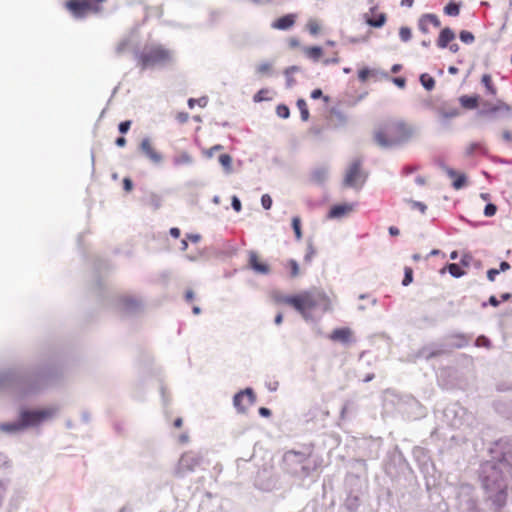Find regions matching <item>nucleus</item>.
<instances>
[{"label": "nucleus", "mask_w": 512, "mask_h": 512, "mask_svg": "<svg viewBox=\"0 0 512 512\" xmlns=\"http://www.w3.org/2000/svg\"><path fill=\"white\" fill-rule=\"evenodd\" d=\"M458 114V110L454 108L450 112L446 113L445 117H456Z\"/></svg>", "instance_id": "0e129e2a"}, {"label": "nucleus", "mask_w": 512, "mask_h": 512, "mask_svg": "<svg viewBox=\"0 0 512 512\" xmlns=\"http://www.w3.org/2000/svg\"><path fill=\"white\" fill-rule=\"evenodd\" d=\"M232 207H233V209L236 212H240L241 211V208H242L241 202L238 199V197H236V196H233V198H232Z\"/></svg>", "instance_id": "3c124183"}, {"label": "nucleus", "mask_w": 512, "mask_h": 512, "mask_svg": "<svg viewBox=\"0 0 512 512\" xmlns=\"http://www.w3.org/2000/svg\"><path fill=\"white\" fill-rule=\"evenodd\" d=\"M295 21H296V15L287 14V15H284V16L276 19L272 23V27L274 29H278V30H287V29H290L295 24Z\"/></svg>", "instance_id": "dca6fc26"}, {"label": "nucleus", "mask_w": 512, "mask_h": 512, "mask_svg": "<svg viewBox=\"0 0 512 512\" xmlns=\"http://www.w3.org/2000/svg\"><path fill=\"white\" fill-rule=\"evenodd\" d=\"M413 281V270L411 267H405L404 269V278L402 280V284L404 286H408Z\"/></svg>", "instance_id": "58836bf2"}, {"label": "nucleus", "mask_w": 512, "mask_h": 512, "mask_svg": "<svg viewBox=\"0 0 512 512\" xmlns=\"http://www.w3.org/2000/svg\"><path fill=\"white\" fill-rule=\"evenodd\" d=\"M256 401V396L251 388L237 393L233 398V404L239 413H245Z\"/></svg>", "instance_id": "1a4fd4ad"}, {"label": "nucleus", "mask_w": 512, "mask_h": 512, "mask_svg": "<svg viewBox=\"0 0 512 512\" xmlns=\"http://www.w3.org/2000/svg\"><path fill=\"white\" fill-rule=\"evenodd\" d=\"M140 149L147 158L153 163H160L162 161V155L153 147L152 142L149 138L142 139L140 143Z\"/></svg>", "instance_id": "f8f14e48"}, {"label": "nucleus", "mask_w": 512, "mask_h": 512, "mask_svg": "<svg viewBox=\"0 0 512 512\" xmlns=\"http://www.w3.org/2000/svg\"><path fill=\"white\" fill-rule=\"evenodd\" d=\"M415 135V127L401 118H392L374 131V141L382 148L399 146L409 142Z\"/></svg>", "instance_id": "f257e3e1"}, {"label": "nucleus", "mask_w": 512, "mask_h": 512, "mask_svg": "<svg viewBox=\"0 0 512 512\" xmlns=\"http://www.w3.org/2000/svg\"><path fill=\"white\" fill-rule=\"evenodd\" d=\"M480 97L478 95H462L459 102L464 109L473 110L478 108Z\"/></svg>", "instance_id": "aec40b11"}, {"label": "nucleus", "mask_w": 512, "mask_h": 512, "mask_svg": "<svg viewBox=\"0 0 512 512\" xmlns=\"http://www.w3.org/2000/svg\"><path fill=\"white\" fill-rule=\"evenodd\" d=\"M175 165H188L192 162V157L187 152H181L179 155H177L173 160Z\"/></svg>", "instance_id": "a878e982"}, {"label": "nucleus", "mask_w": 512, "mask_h": 512, "mask_svg": "<svg viewBox=\"0 0 512 512\" xmlns=\"http://www.w3.org/2000/svg\"><path fill=\"white\" fill-rule=\"evenodd\" d=\"M363 19L369 26L381 28L387 21V15L380 11L378 5H373L368 12L363 14Z\"/></svg>", "instance_id": "9d476101"}, {"label": "nucleus", "mask_w": 512, "mask_h": 512, "mask_svg": "<svg viewBox=\"0 0 512 512\" xmlns=\"http://www.w3.org/2000/svg\"><path fill=\"white\" fill-rule=\"evenodd\" d=\"M259 414L263 417H269L271 415V411L266 407H261L259 409Z\"/></svg>", "instance_id": "4d7b16f0"}, {"label": "nucleus", "mask_w": 512, "mask_h": 512, "mask_svg": "<svg viewBox=\"0 0 512 512\" xmlns=\"http://www.w3.org/2000/svg\"><path fill=\"white\" fill-rule=\"evenodd\" d=\"M271 298L276 304H284L291 307L293 305V295H285L279 291H274L271 294Z\"/></svg>", "instance_id": "4be33fe9"}, {"label": "nucleus", "mask_w": 512, "mask_h": 512, "mask_svg": "<svg viewBox=\"0 0 512 512\" xmlns=\"http://www.w3.org/2000/svg\"><path fill=\"white\" fill-rule=\"evenodd\" d=\"M123 188L126 192H131L133 189V183L130 178L126 177L123 179Z\"/></svg>", "instance_id": "09e8293b"}, {"label": "nucleus", "mask_w": 512, "mask_h": 512, "mask_svg": "<svg viewBox=\"0 0 512 512\" xmlns=\"http://www.w3.org/2000/svg\"><path fill=\"white\" fill-rule=\"evenodd\" d=\"M170 235L174 238H178L180 236V230L176 227L170 229Z\"/></svg>", "instance_id": "bf43d9fd"}, {"label": "nucleus", "mask_w": 512, "mask_h": 512, "mask_svg": "<svg viewBox=\"0 0 512 512\" xmlns=\"http://www.w3.org/2000/svg\"><path fill=\"white\" fill-rule=\"evenodd\" d=\"M311 98L312 99H319V98H323V100L327 103L329 102V97L328 96H323V93H322V90L321 89H314L312 92H311Z\"/></svg>", "instance_id": "c03bdc74"}, {"label": "nucleus", "mask_w": 512, "mask_h": 512, "mask_svg": "<svg viewBox=\"0 0 512 512\" xmlns=\"http://www.w3.org/2000/svg\"><path fill=\"white\" fill-rule=\"evenodd\" d=\"M365 181V175L361 170V161L354 160L349 166L345 178L344 184L348 187H358L361 186Z\"/></svg>", "instance_id": "0eeeda50"}, {"label": "nucleus", "mask_w": 512, "mask_h": 512, "mask_svg": "<svg viewBox=\"0 0 512 512\" xmlns=\"http://www.w3.org/2000/svg\"><path fill=\"white\" fill-rule=\"evenodd\" d=\"M296 105L300 111L301 119L305 122L308 121L310 114H309L308 105H307L306 101L304 99L300 98L297 100Z\"/></svg>", "instance_id": "393cba45"}, {"label": "nucleus", "mask_w": 512, "mask_h": 512, "mask_svg": "<svg viewBox=\"0 0 512 512\" xmlns=\"http://www.w3.org/2000/svg\"><path fill=\"white\" fill-rule=\"evenodd\" d=\"M219 162L227 171L231 170L232 158L229 154L220 155Z\"/></svg>", "instance_id": "e433bc0d"}, {"label": "nucleus", "mask_w": 512, "mask_h": 512, "mask_svg": "<svg viewBox=\"0 0 512 512\" xmlns=\"http://www.w3.org/2000/svg\"><path fill=\"white\" fill-rule=\"evenodd\" d=\"M131 127V121L130 120H127V121H123L119 124L118 128H119V131L122 133V134H125Z\"/></svg>", "instance_id": "49530a36"}, {"label": "nucleus", "mask_w": 512, "mask_h": 512, "mask_svg": "<svg viewBox=\"0 0 512 512\" xmlns=\"http://www.w3.org/2000/svg\"><path fill=\"white\" fill-rule=\"evenodd\" d=\"M117 307L122 313H133L140 309L141 301L132 295H122L117 300Z\"/></svg>", "instance_id": "9b49d317"}, {"label": "nucleus", "mask_w": 512, "mask_h": 512, "mask_svg": "<svg viewBox=\"0 0 512 512\" xmlns=\"http://www.w3.org/2000/svg\"><path fill=\"white\" fill-rule=\"evenodd\" d=\"M393 83L397 85L399 88H404L406 86V80L403 77L393 78Z\"/></svg>", "instance_id": "603ef678"}, {"label": "nucleus", "mask_w": 512, "mask_h": 512, "mask_svg": "<svg viewBox=\"0 0 512 512\" xmlns=\"http://www.w3.org/2000/svg\"><path fill=\"white\" fill-rule=\"evenodd\" d=\"M276 113L280 118L287 119L290 115V110L288 106L280 104L276 108Z\"/></svg>", "instance_id": "ea45409f"}, {"label": "nucleus", "mask_w": 512, "mask_h": 512, "mask_svg": "<svg viewBox=\"0 0 512 512\" xmlns=\"http://www.w3.org/2000/svg\"><path fill=\"white\" fill-rule=\"evenodd\" d=\"M399 37L403 42H408L412 38V31L409 27L402 26L399 29Z\"/></svg>", "instance_id": "f704fd0d"}, {"label": "nucleus", "mask_w": 512, "mask_h": 512, "mask_svg": "<svg viewBox=\"0 0 512 512\" xmlns=\"http://www.w3.org/2000/svg\"><path fill=\"white\" fill-rule=\"evenodd\" d=\"M420 82L427 90H432L435 87V80L430 75L424 73L420 76Z\"/></svg>", "instance_id": "bb28decb"}, {"label": "nucleus", "mask_w": 512, "mask_h": 512, "mask_svg": "<svg viewBox=\"0 0 512 512\" xmlns=\"http://www.w3.org/2000/svg\"><path fill=\"white\" fill-rule=\"evenodd\" d=\"M455 39V33L449 27L441 30L437 39V46L441 49L447 48L448 44Z\"/></svg>", "instance_id": "f3484780"}, {"label": "nucleus", "mask_w": 512, "mask_h": 512, "mask_svg": "<svg viewBox=\"0 0 512 512\" xmlns=\"http://www.w3.org/2000/svg\"><path fill=\"white\" fill-rule=\"evenodd\" d=\"M354 209V206L352 204L344 203V204H338L331 207L328 217L331 219L334 218H342L349 213H351Z\"/></svg>", "instance_id": "2eb2a0df"}, {"label": "nucleus", "mask_w": 512, "mask_h": 512, "mask_svg": "<svg viewBox=\"0 0 512 512\" xmlns=\"http://www.w3.org/2000/svg\"><path fill=\"white\" fill-rule=\"evenodd\" d=\"M182 424H183V421L181 418H177L175 419L173 425L175 428H181L182 427Z\"/></svg>", "instance_id": "338daca9"}, {"label": "nucleus", "mask_w": 512, "mask_h": 512, "mask_svg": "<svg viewBox=\"0 0 512 512\" xmlns=\"http://www.w3.org/2000/svg\"><path fill=\"white\" fill-rule=\"evenodd\" d=\"M481 83L485 87L486 95L495 97L498 93V89L493 81V78L490 74H483L481 77Z\"/></svg>", "instance_id": "412c9836"}, {"label": "nucleus", "mask_w": 512, "mask_h": 512, "mask_svg": "<svg viewBox=\"0 0 512 512\" xmlns=\"http://www.w3.org/2000/svg\"><path fill=\"white\" fill-rule=\"evenodd\" d=\"M189 118V115L188 113L186 112H179L177 115H176V119L180 122V123H185L187 122Z\"/></svg>", "instance_id": "864d4df0"}, {"label": "nucleus", "mask_w": 512, "mask_h": 512, "mask_svg": "<svg viewBox=\"0 0 512 512\" xmlns=\"http://www.w3.org/2000/svg\"><path fill=\"white\" fill-rule=\"evenodd\" d=\"M487 153V148L483 142H472L465 148L466 156L484 155Z\"/></svg>", "instance_id": "a211bd4d"}, {"label": "nucleus", "mask_w": 512, "mask_h": 512, "mask_svg": "<svg viewBox=\"0 0 512 512\" xmlns=\"http://www.w3.org/2000/svg\"><path fill=\"white\" fill-rule=\"evenodd\" d=\"M500 270L498 269H489L487 271V278L489 281L493 282L496 278V276L499 274Z\"/></svg>", "instance_id": "8fccbe9b"}, {"label": "nucleus", "mask_w": 512, "mask_h": 512, "mask_svg": "<svg viewBox=\"0 0 512 512\" xmlns=\"http://www.w3.org/2000/svg\"><path fill=\"white\" fill-rule=\"evenodd\" d=\"M510 269V264L506 261L500 263V271H506Z\"/></svg>", "instance_id": "680f3d73"}, {"label": "nucleus", "mask_w": 512, "mask_h": 512, "mask_svg": "<svg viewBox=\"0 0 512 512\" xmlns=\"http://www.w3.org/2000/svg\"><path fill=\"white\" fill-rule=\"evenodd\" d=\"M292 308L299 312L303 318L311 319L312 312L315 309L320 308L323 312H327L331 310L332 304L325 292L311 289L294 294Z\"/></svg>", "instance_id": "f03ea898"}, {"label": "nucleus", "mask_w": 512, "mask_h": 512, "mask_svg": "<svg viewBox=\"0 0 512 512\" xmlns=\"http://www.w3.org/2000/svg\"><path fill=\"white\" fill-rule=\"evenodd\" d=\"M307 29L310 34L317 35L320 32V23L316 19H310L307 22Z\"/></svg>", "instance_id": "473e14b6"}, {"label": "nucleus", "mask_w": 512, "mask_h": 512, "mask_svg": "<svg viewBox=\"0 0 512 512\" xmlns=\"http://www.w3.org/2000/svg\"><path fill=\"white\" fill-rule=\"evenodd\" d=\"M23 429H24V427L21 423V420H19L18 422H13V423H1L0 424V430L3 432H7V433H15V432L21 431Z\"/></svg>", "instance_id": "5701e85b"}, {"label": "nucleus", "mask_w": 512, "mask_h": 512, "mask_svg": "<svg viewBox=\"0 0 512 512\" xmlns=\"http://www.w3.org/2000/svg\"><path fill=\"white\" fill-rule=\"evenodd\" d=\"M305 55L313 61H318L323 55V50L319 46L306 47L304 49Z\"/></svg>", "instance_id": "b1692460"}, {"label": "nucleus", "mask_w": 512, "mask_h": 512, "mask_svg": "<svg viewBox=\"0 0 512 512\" xmlns=\"http://www.w3.org/2000/svg\"><path fill=\"white\" fill-rule=\"evenodd\" d=\"M512 112V106L501 99L495 102L484 101L482 102L481 115L496 116L498 114H509Z\"/></svg>", "instance_id": "6e6552de"}, {"label": "nucleus", "mask_w": 512, "mask_h": 512, "mask_svg": "<svg viewBox=\"0 0 512 512\" xmlns=\"http://www.w3.org/2000/svg\"><path fill=\"white\" fill-rule=\"evenodd\" d=\"M389 233L392 236H397V235H399L400 232L397 227L391 226V227H389Z\"/></svg>", "instance_id": "e2e57ef3"}, {"label": "nucleus", "mask_w": 512, "mask_h": 512, "mask_svg": "<svg viewBox=\"0 0 512 512\" xmlns=\"http://www.w3.org/2000/svg\"><path fill=\"white\" fill-rule=\"evenodd\" d=\"M459 38L462 42H464L466 44H471L475 40L474 35L471 32L466 31V30H463L460 32Z\"/></svg>", "instance_id": "4c0bfd02"}, {"label": "nucleus", "mask_w": 512, "mask_h": 512, "mask_svg": "<svg viewBox=\"0 0 512 512\" xmlns=\"http://www.w3.org/2000/svg\"><path fill=\"white\" fill-rule=\"evenodd\" d=\"M418 27H419V30L422 32V33H428L429 32V28H428V23L420 17L419 19V22H418Z\"/></svg>", "instance_id": "de8ad7c7"}, {"label": "nucleus", "mask_w": 512, "mask_h": 512, "mask_svg": "<svg viewBox=\"0 0 512 512\" xmlns=\"http://www.w3.org/2000/svg\"><path fill=\"white\" fill-rule=\"evenodd\" d=\"M194 299V292L193 290L189 289L185 292V300L187 302H192Z\"/></svg>", "instance_id": "6e6d98bb"}, {"label": "nucleus", "mask_w": 512, "mask_h": 512, "mask_svg": "<svg viewBox=\"0 0 512 512\" xmlns=\"http://www.w3.org/2000/svg\"><path fill=\"white\" fill-rule=\"evenodd\" d=\"M292 228L294 230L295 236L297 240H300L302 238V231H301V220L299 217H293L292 219Z\"/></svg>", "instance_id": "2f4dec72"}, {"label": "nucleus", "mask_w": 512, "mask_h": 512, "mask_svg": "<svg viewBox=\"0 0 512 512\" xmlns=\"http://www.w3.org/2000/svg\"><path fill=\"white\" fill-rule=\"evenodd\" d=\"M220 149H222V146H221V145H215V146H213L212 148H210V149L208 150L207 154H208V156H209V157H212V156H213V153H214L215 151H219Z\"/></svg>", "instance_id": "13d9d810"}, {"label": "nucleus", "mask_w": 512, "mask_h": 512, "mask_svg": "<svg viewBox=\"0 0 512 512\" xmlns=\"http://www.w3.org/2000/svg\"><path fill=\"white\" fill-rule=\"evenodd\" d=\"M269 90L268 89H260L253 97V100L255 102H262V101H268L271 100V97L268 96Z\"/></svg>", "instance_id": "72a5a7b5"}, {"label": "nucleus", "mask_w": 512, "mask_h": 512, "mask_svg": "<svg viewBox=\"0 0 512 512\" xmlns=\"http://www.w3.org/2000/svg\"><path fill=\"white\" fill-rule=\"evenodd\" d=\"M413 207L418 209L421 213H425L427 206L422 202H413Z\"/></svg>", "instance_id": "5fc2aeb1"}, {"label": "nucleus", "mask_w": 512, "mask_h": 512, "mask_svg": "<svg viewBox=\"0 0 512 512\" xmlns=\"http://www.w3.org/2000/svg\"><path fill=\"white\" fill-rule=\"evenodd\" d=\"M199 464L200 457L197 454L193 452H186L181 456L175 474L178 477H183L187 473L194 471Z\"/></svg>", "instance_id": "423d86ee"}, {"label": "nucleus", "mask_w": 512, "mask_h": 512, "mask_svg": "<svg viewBox=\"0 0 512 512\" xmlns=\"http://www.w3.org/2000/svg\"><path fill=\"white\" fill-rule=\"evenodd\" d=\"M136 60L141 70H145L170 62L172 55L171 52L162 45L148 44L136 54Z\"/></svg>", "instance_id": "7ed1b4c3"}, {"label": "nucleus", "mask_w": 512, "mask_h": 512, "mask_svg": "<svg viewBox=\"0 0 512 512\" xmlns=\"http://www.w3.org/2000/svg\"><path fill=\"white\" fill-rule=\"evenodd\" d=\"M496 211H497L496 205L489 203L485 206L484 215L486 217H492L496 214Z\"/></svg>", "instance_id": "79ce46f5"}, {"label": "nucleus", "mask_w": 512, "mask_h": 512, "mask_svg": "<svg viewBox=\"0 0 512 512\" xmlns=\"http://www.w3.org/2000/svg\"><path fill=\"white\" fill-rule=\"evenodd\" d=\"M115 143L118 147H124L126 145V139L124 137H119L116 139Z\"/></svg>", "instance_id": "052dcab7"}, {"label": "nucleus", "mask_w": 512, "mask_h": 512, "mask_svg": "<svg viewBox=\"0 0 512 512\" xmlns=\"http://www.w3.org/2000/svg\"><path fill=\"white\" fill-rule=\"evenodd\" d=\"M447 175L453 179L452 186L454 189L459 190L466 184V176L464 174H459L455 170L451 168L445 169Z\"/></svg>", "instance_id": "6ab92c4d"}, {"label": "nucleus", "mask_w": 512, "mask_h": 512, "mask_svg": "<svg viewBox=\"0 0 512 512\" xmlns=\"http://www.w3.org/2000/svg\"><path fill=\"white\" fill-rule=\"evenodd\" d=\"M147 204L153 209H158L161 206V197L156 193H151L147 197Z\"/></svg>", "instance_id": "cd10ccee"}, {"label": "nucleus", "mask_w": 512, "mask_h": 512, "mask_svg": "<svg viewBox=\"0 0 512 512\" xmlns=\"http://www.w3.org/2000/svg\"><path fill=\"white\" fill-rule=\"evenodd\" d=\"M444 12L448 16H458L460 13V7L454 2H450L444 7Z\"/></svg>", "instance_id": "c85d7f7f"}, {"label": "nucleus", "mask_w": 512, "mask_h": 512, "mask_svg": "<svg viewBox=\"0 0 512 512\" xmlns=\"http://www.w3.org/2000/svg\"><path fill=\"white\" fill-rule=\"evenodd\" d=\"M272 71V64L269 62H263L259 64L256 68V72L259 75H266L269 74Z\"/></svg>", "instance_id": "c9c22d12"}, {"label": "nucleus", "mask_w": 512, "mask_h": 512, "mask_svg": "<svg viewBox=\"0 0 512 512\" xmlns=\"http://www.w3.org/2000/svg\"><path fill=\"white\" fill-rule=\"evenodd\" d=\"M261 204L264 209L268 210L272 206V198L268 194H264L261 197Z\"/></svg>", "instance_id": "37998d69"}, {"label": "nucleus", "mask_w": 512, "mask_h": 512, "mask_svg": "<svg viewBox=\"0 0 512 512\" xmlns=\"http://www.w3.org/2000/svg\"><path fill=\"white\" fill-rule=\"evenodd\" d=\"M249 266L258 274H268L270 267L263 262L256 252L249 253Z\"/></svg>", "instance_id": "ddd939ff"}, {"label": "nucleus", "mask_w": 512, "mask_h": 512, "mask_svg": "<svg viewBox=\"0 0 512 512\" xmlns=\"http://www.w3.org/2000/svg\"><path fill=\"white\" fill-rule=\"evenodd\" d=\"M449 50L452 52V53H456L459 51V45L456 44V43H452L450 46H449Z\"/></svg>", "instance_id": "69168bd1"}, {"label": "nucleus", "mask_w": 512, "mask_h": 512, "mask_svg": "<svg viewBox=\"0 0 512 512\" xmlns=\"http://www.w3.org/2000/svg\"><path fill=\"white\" fill-rule=\"evenodd\" d=\"M374 72L368 68L360 69L358 72V78L360 81L365 82Z\"/></svg>", "instance_id": "a19ab883"}, {"label": "nucleus", "mask_w": 512, "mask_h": 512, "mask_svg": "<svg viewBox=\"0 0 512 512\" xmlns=\"http://www.w3.org/2000/svg\"><path fill=\"white\" fill-rule=\"evenodd\" d=\"M503 138L506 141H511L512 140V134L509 131H504L503 132Z\"/></svg>", "instance_id": "774afa93"}, {"label": "nucleus", "mask_w": 512, "mask_h": 512, "mask_svg": "<svg viewBox=\"0 0 512 512\" xmlns=\"http://www.w3.org/2000/svg\"><path fill=\"white\" fill-rule=\"evenodd\" d=\"M107 0H67L65 8L76 19H83L89 14H99Z\"/></svg>", "instance_id": "20e7f679"}, {"label": "nucleus", "mask_w": 512, "mask_h": 512, "mask_svg": "<svg viewBox=\"0 0 512 512\" xmlns=\"http://www.w3.org/2000/svg\"><path fill=\"white\" fill-rule=\"evenodd\" d=\"M421 18H423L428 23V25L431 24L434 27H440V25H441V22H440L438 16L435 14H432V13L423 14L421 16Z\"/></svg>", "instance_id": "7c9ffc66"}, {"label": "nucleus", "mask_w": 512, "mask_h": 512, "mask_svg": "<svg viewBox=\"0 0 512 512\" xmlns=\"http://www.w3.org/2000/svg\"><path fill=\"white\" fill-rule=\"evenodd\" d=\"M289 267L291 268V276L296 277L299 274V266L295 260H290L288 262Z\"/></svg>", "instance_id": "a18cd8bd"}, {"label": "nucleus", "mask_w": 512, "mask_h": 512, "mask_svg": "<svg viewBox=\"0 0 512 512\" xmlns=\"http://www.w3.org/2000/svg\"><path fill=\"white\" fill-rule=\"evenodd\" d=\"M447 269H448L449 273L455 278H459V277L465 275V271L463 269H461L458 264L451 263L447 266Z\"/></svg>", "instance_id": "c756f323"}, {"label": "nucleus", "mask_w": 512, "mask_h": 512, "mask_svg": "<svg viewBox=\"0 0 512 512\" xmlns=\"http://www.w3.org/2000/svg\"><path fill=\"white\" fill-rule=\"evenodd\" d=\"M330 340L341 343H349L352 339V331L348 327L337 328L329 335Z\"/></svg>", "instance_id": "4468645a"}, {"label": "nucleus", "mask_w": 512, "mask_h": 512, "mask_svg": "<svg viewBox=\"0 0 512 512\" xmlns=\"http://www.w3.org/2000/svg\"><path fill=\"white\" fill-rule=\"evenodd\" d=\"M55 410L52 408L41 409V410H23L20 413L21 423L25 428L30 426H36L41 422L53 417Z\"/></svg>", "instance_id": "39448f33"}]
</instances>
